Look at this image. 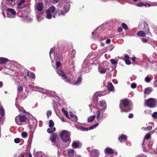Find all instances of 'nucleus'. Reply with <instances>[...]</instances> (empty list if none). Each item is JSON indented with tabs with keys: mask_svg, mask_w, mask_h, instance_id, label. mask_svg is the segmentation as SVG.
Masks as SVG:
<instances>
[{
	"mask_svg": "<svg viewBox=\"0 0 157 157\" xmlns=\"http://www.w3.org/2000/svg\"><path fill=\"white\" fill-rule=\"evenodd\" d=\"M58 10L54 6L50 7L49 9L46 11L45 17L48 19H51L52 17H55V15L57 14Z\"/></svg>",
	"mask_w": 157,
	"mask_h": 157,
	"instance_id": "f257e3e1",
	"label": "nucleus"
},
{
	"mask_svg": "<svg viewBox=\"0 0 157 157\" xmlns=\"http://www.w3.org/2000/svg\"><path fill=\"white\" fill-rule=\"evenodd\" d=\"M129 101L128 99H125L121 101L120 108L121 112H127L130 111V109L128 106Z\"/></svg>",
	"mask_w": 157,
	"mask_h": 157,
	"instance_id": "f03ea898",
	"label": "nucleus"
},
{
	"mask_svg": "<svg viewBox=\"0 0 157 157\" xmlns=\"http://www.w3.org/2000/svg\"><path fill=\"white\" fill-rule=\"evenodd\" d=\"M71 135L70 132L65 130H62L59 133L61 139L64 142H67L70 140Z\"/></svg>",
	"mask_w": 157,
	"mask_h": 157,
	"instance_id": "7ed1b4c3",
	"label": "nucleus"
},
{
	"mask_svg": "<svg viewBox=\"0 0 157 157\" xmlns=\"http://www.w3.org/2000/svg\"><path fill=\"white\" fill-rule=\"evenodd\" d=\"M57 134L54 133L51 135L50 139L52 143V145L55 146L58 148H59L60 147V143L59 141L57 140Z\"/></svg>",
	"mask_w": 157,
	"mask_h": 157,
	"instance_id": "20e7f679",
	"label": "nucleus"
},
{
	"mask_svg": "<svg viewBox=\"0 0 157 157\" xmlns=\"http://www.w3.org/2000/svg\"><path fill=\"white\" fill-rule=\"evenodd\" d=\"M145 104L149 107H155L157 105V101L156 99L150 98L145 100Z\"/></svg>",
	"mask_w": 157,
	"mask_h": 157,
	"instance_id": "39448f33",
	"label": "nucleus"
},
{
	"mask_svg": "<svg viewBox=\"0 0 157 157\" xmlns=\"http://www.w3.org/2000/svg\"><path fill=\"white\" fill-rule=\"evenodd\" d=\"M27 120L26 117L25 116H18L15 118L16 123L18 125H21L22 123L25 122Z\"/></svg>",
	"mask_w": 157,
	"mask_h": 157,
	"instance_id": "423d86ee",
	"label": "nucleus"
},
{
	"mask_svg": "<svg viewBox=\"0 0 157 157\" xmlns=\"http://www.w3.org/2000/svg\"><path fill=\"white\" fill-rule=\"evenodd\" d=\"M90 157H98L100 155L99 151L97 149H92L89 151Z\"/></svg>",
	"mask_w": 157,
	"mask_h": 157,
	"instance_id": "0eeeda50",
	"label": "nucleus"
},
{
	"mask_svg": "<svg viewBox=\"0 0 157 157\" xmlns=\"http://www.w3.org/2000/svg\"><path fill=\"white\" fill-rule=\"evenodd\" d=\"M16 14V12L13 9L8 8L7 9V15L8 17H14Z\"/></svg>",
	"mask_w": 157,
	"mask_h": 157,
	"instance_id": "6e6552de",
	"label": "nucleus"
},
{
	"mask_svg": "<svg viewBox=\"0 0 157 157\" xmlns=\"http://www.w3.org/2000/svg\"><path fill=\"white\" fill-rule=\"evenodd\" d=\"M69 6L68 5H67L64 7L60 11V14L59 13L58 15L60 14L64 15L66 13L69 11Z\"/></svg>",
	"mask_w": 157,
	"mask_h": 157,
	"instance_id": "1a4fd4ad",
	"label": "nucleus"
},
{
	"mask_svg": "<svg viewBox=\"0 0 157 157\" xmlns=\"http://www.w3.org/2000/svg\"><path fill=\"white\" fill-rule=\"evenodd\" d=\"M61 110L62 112L63 113V114L65 115V116L68 118L70 119L72 118L74 116V115L71 112H69L70 115L69 116L67 112L63 108H62L61 109Z\"/></svg>",
	"mask_w": 157,
	"mask_h": 157,
	"instance_id": "9d476101",
	"label": "nucleus"
},
{
	"mask_svg": "<svg viewBox=\"0 0 157 157\" xmlns=\"http://www.w3.org/2000/svg\"><path fill=\"white\" fill-rule=\"evenodd\" d=\"M57 73L58 74H59V75L62 77L63 79L66 82H69V81H70V80L69 79L68 80H67V77L66 76L65 74L62 70H60L59 71H58Z\"/></svg>",
	"mask_w": 157,
	"mask_h": 157,
	"instance_id": "9b49d317",
	"label": "nucleus"
},
{
	"mask_svg": "<svg viewBox=\"0 0 157 157\" xmlns=\"http://www.w3.org/2000/svg\"><path fill=\"white\" fill-rule=\"evenodd\" d=\"M99 105L100 106H101V109L103 110H105L107 107L106 102L105 101H101L99 102Z\"/></svg>",
	"mask_w": 157,
	"mask_h": 157,
	"instance_id": "f8f14e48",
	"label": "nucleus"
},
{
	"mask_svg": "<svg viewBox=\"0 0 157 157\" xmlns=\"http://www.w3.org/2000/svg\"><path fill=\"white\" fill-rule=\"evenodd\" d=\"M16 0H7L5 6L6 7L7 5L10 6H13L15 4Z\"/></svg>",
	"mask_w": 157,
	"mask_h": 157,
	"instance_id": "ddd939ff",
	"label": "nucleus"
},
{
	"mask_svg": "<svg viewBox=\"0 0 157 157\" xmlns=\"http://www.w3.org/2000/svg\"><path fill=\"white\" fill-rule=\"evenodd\" d=\"M104 152L105 154H113L114 153L113 150L110 147H107L104 150Z\"/></svg>",
	"mask_w": 157,
	"mask_h": 157,
	"instance_id": "4468645a",
	"label": "nucleus"
},
{
	"mask_svg": "<svg viewBox=\"0 0 157 157\" xmlns=\"http://www.w3.org/2000/svg\"><path fill=\"white\" fill-rule=\"evenodd\" d=\"M107 70V68H104L101 67H98L99 72L101 74L105 73Z\"/></svg>",
	"mask_w": 157,
	"mask_h": 157,
	"instance_id": "2eb2a0df",
	"label": "nucleus"
},
{
	"mask_svg": "<svg viewBox=\"0 0 157 157\" xmlns=\"http://www.w3.org/2000/svg\"><path fill=\"white\" fill-rule=\"evenodd\" d=\"M107 87L109 91H114V88L111 82H109L108 83Z\"/></svg>",
	"mask_w": 157,
	"mask_h": 157,
	"instance_id": "dca6fc26",
	"label": "nucleus"
},
{
	"mask_svg": "<svg viewBox=\"0 0 157 157\" xmlns=\"http://www.w3.org/2000/svg\"><path fill=\"white\" fill-rule=\"evenodd\" d=\"M119 140L121 142H124L127 140L126 136L124 135H121L118 138Z\"/></svg>",
	"mask_w": 157,
	"mask_h": 157,
	"instance_id": "f3484780",
	"label": "nucleus"
},
{
	"mask_svg": "<svg viewBox=\"0 0 157 157\" xmlns=\"http://www.w3.org/2000/svg\"><path fill=\"white\" fill-rule=\"evenodd\" d=\"M137 35L139 36H140L141 37H144L146 36V33L144 32L140 31H138L137 33Z\"/></svg>",
	"mask_w": 157,
	"mask_h": 157,
	"instance_id": "a211bd4d",
	"label": "nucleus"
},
{
	"mask_svg": "<svg viewBox=\"0 0 157 157\" xmlns=\"http://www.w3.org/2000/svg\"><path fill=\"white\" fill-rule=\"evenodd\" d=\"M8 59L4 58H0V64H3L6 63Z\"/></svg>",
	"mask_w": 157,
	"mask_h": 157,
	"instance_id": "6ab92c4d",
	"label": "nucleus"
},
{
	"mask_svg": "<svg viewBox=\"0 0 157 157\" xmlns=\"http://www.w3.org/2000/svg\"><path fill=\"white\" fill-rule=\"evenodd\" d=\"M79 145V143L78 141H74L72 144V146L75 148L78 147Z\"/></svg>",
	"mask_w": 157,
	"mask_h": 157,
	"instance_id": "aec40b11",
	"label": "nucleus"
},
{
	"mask_svg": "<svg viewBox=\"0 0 157 157\" xmlns=\"http://www.w3.org/2000/svg\"><path fill=\"white\" fill-rule=\"evenodd\" d=\"M27 75L30 76L31 78L34 79L35 78V75L34 73L28 71L27 73Z\"/></svg>",
	"mask_w": 157,
	"mask_h": 157,
	"instance_id": "412c9836",
	"label": "nucleus"
},
{
	"mask_svg": "<svg viewBox=\"0 0 157 157\" xmlns=\"http://www.w3.org/2000/svg\"><path fill=\"white\" fill-rule=\"evenodd\" d=\"M36 9L39 11H41L43 9V5L42 3H40L37 4Z\"/></svg>",
	"mask_w": 157,
	"mask_h": 157,
	"instance_id": "4be33fe9",
	"label": "nucleus"
},
{
	"mask_svg": "<svg viewBox=\"0 0 157 157\" xmlns=\"http://www.w3.org/2000/svg\"><path fill=\"white\" fill-rule=\"evenodd\" d=\"M152 90H153L152 88L148 87L145 89L144 93L148 94H149Z\"/></svg>",
	"mask_w": 157,
	"mask_h": 157,
	"instance_id": "5701e85b",
	"label": "nucleus"
},
{
	"mask_svg": "<svg viewBox=\"0 0 157 157\" xmlns=\"http://www.w3.org/2000/svg\"><path fill=\"white\" fill-rule=\"evenodd\" d=\"M95 118V116H91L88 117L87 121L88 122H91Z\"/></svg>",
	"mask_w": 157,
	"mask_h": 157,
	"instance_id": "b1692460",
	"label": "nucleus"
},
{
	"mask_svg": "<svg viewBox=\"0 0 157 157\" xmlns=\"http://www.w3.org/2000/svg\"><path fill=\"white\" fill-rule=\"evenodd\" d=\"M152 128V126H147V127H142V129H143L144 131H149L151 130Z\"/></svg>",
	"mask_w": 157,
	"mask_h": 157,
	"instance_id": "393cba45",
	"label": "nucleus"
},
{
	"mask_svg": "<svg viewBox=\"0 0 157 157\" xmlns=\"http://www.w3.org/2000/svg\"><path fill=\"white\" fill-rule=\"evenodd\" d=\"M5 113V110L3 107L2 106H0V113L2 117L4 116Z\"/></svg>",
	"mask_w": 157,
	"mask_h": 157,
	"instance_id": "a878e982",
	"label": "nucleus"
},
{
	"mask_svg": "<svg viewBox=\"0 0 157 157\" xmlns=\"http://www.w3.org/2000/svg\"><path fill=\"white\" fill-rule=\"evenodd\" d=\"M74 151L72 149H69L68 150V153L69 156L72 157L74 154Z\"/></svg>",
	"mask_w": 157,
	"mask_h": 157,
	"instance_id": "bb28decb",
	"label": "nucleus"
},
{
	"mask_svg": "<svg viewBox=\"0 0 157 157\" xmlns=\"http://www.w3.org/2000/svg\"><path fill=\"white\" fill-rule=\"evenodd\" d=\"M56 128L55 127L50 128L47 129V132L49 133H51L55 131Z\"/></svg>",
	"mask_w": 157,
	"mask_h": 157,
	"instance_id": "cd10ccee",
	"label": "nucleus"
},
{
	"mask_svg": "<svg viewBox=\"0 0 157 157\" xmlns=\"http://www.w3.org/2000/svg\"><path fill=\"white\" fill-rule=\"evenodd\" d=\"M101 111L99 110H98L97 113V119L98 120V122H99V121L100 120L101 118L100 117L101 115Z\"/></svg>",
	"mask_w": 157,
	"mask_h": 157,
	"instance_id": "c85d7f7f",
	"label": "nucleus"
},
{
	"mask_svg": "<svg viewBox=\"0 0 157 157\" xmlns=\"http://www.w3.org/2000/svg\"><path fill=\"white\" fill-rule=\"evenodd\" d=\"M81 81H82V78L81 77H79L78 78L76 81V82H74V85H77L78 84H79L81 82Z\"/></svg>",
	"mask_w": 157,
	"mask_h": 157,
	"instance_id": "c756f323",
	"label": "nucleus"
},
{
	"mask_svg": "<svg viewBox=\"0 0 157 157\" xmlns=\"http://www.w3.org/2000/svg\"><path fill=\"white\" fill-rule=\"evenodd\" d=\"M110 61L111 63L113 65L116 64L117 63V61L114 59H111Z\"/></svg>",
	"mask_w": 157,
	"mask_h": 157,
	"instance_id": "7c9ffc66",
	"label": "nucleus"
},
{
	"mask_svg": "<svg viewBox=\"0 0 157 157\" xmlns=\"http://www.w3.org/2000/svg\"><path fill=\"white\" fill-rule=\"evenodd\" d=\"M25 2V0H20V2L18 3V5L19 6L18 8H22V7H21V6Z\"/></svg>",
	"mask_w": 157,
	"mask_h": 157,
	"instance_id": "2f4dec72",
	"label": "nucleus"
},
{
	"mask_svg": "<svg viewBox=\"0 0 157 157\" xmlns=\"http://www.w3.org/2000/svg\"><path fill=\"white\" fill-rule=\"evenodd\" d=\"M98 125V123H97L93 125L92 126H91L89 128V130H91L93 129H94Z\"/></svg>",
	"mask_w": 157,
	"mask_h": 157,
	"instance_id": "473e14b6",
	"label": "nucleus"
},
{
	"mask_svg": "<svg viewBox=\"0 0 157 157\" xmlns=\"http://www.w3.org/2000/svg\"><path fill=\"white\" fill-rule=\"evenodd\" d=\"M54 125V122L52 120H50L49 121V126L50 128H53V126Z\"/></svg>",
	"mask_w": 157,
	"mask_h": 157,
	"instance_id": "72a5a7b5",
	"label": "nucleus"
},
{
	"mask_svg": "<svg viewBox=\"0 0 157 157\" xmlns=\"http://www.w3.org/2000/svg\"><path fill=\"white\" fill-rule=\"evenodd\" d=\"M23 87L22 86L20 85L18 86L17 87V92L20 93L22 92L23 91Z\"/></svg>",
	"mask_w": 157,
	"mask_h": 157,
	"instance_id": "f704fd0d",
	"label": "nucleus"
},
{
	"mask_svg": "<svg viewBox=\"0 0 157 157\" xmlns=\"http://www.w3.org/2000/svg\"><path fill=\"white\" fill-rule=\"evenodd\" d=\"M136 5L139 7H142L143 6H147L146 4H145L142 2H140L139 3L137 4Z\"/></svg>",
	"mask_w": 157,
	"mask_h": 157,
	"instance_id": "c9c22d12",
	"label": "nucleus"
},
{
	"mask_svg": "<svg viewBox=\"0 0 157 157\" xmlns=\"http://www.w3.org/2000/svg\"><path fill=\"white\" fill-rule=\"evenodd\" d=\"M39 91L43 94H46L47 93V90L43 88L40 89Z\"/></svg>",
	"mask_w": 157,
	"mask_h": 157,
	"instance_id": "e433bc0d",
	"label": "nucleus"
},
{
	"mask_svg": "<svg viewBox=\"0 0 157 157\" xmlns=\"http://www.w3.org/2000/svg\"><path fill=\"white\" fill-rule=\"evenodd\" d=\"M151 78L150 77L147 76L145 79V81L147 82H149L151 81Z\"/></svg>",
	"mask_w": 157,
	"mask_h": 157,
	"instance_id": "4c0bfd02",
	"label": "nucleus"
},
{
	"mask_svg": "<svg viewBox=\"0 0 157 157\" xmlns=\"http://www.w3.org/2000/svg\"><path fill=\"white\" fill-rule=\"evenodd\" d=\"M152 117L155 119L157 118V112H155L152 115Z\"/></svg>",
	"mask_w": 157,
	"mask_h": 157,
	"instance_id": "58836bf2",
	"label": "nucleus"
},
{
	"mask_svg": "<svg viewBox=\"0 0 157 157\" xmlns=\"http://www.w3.org/2000/svg\"><path fill=\"white\" fill-rule=\"evenodd\" d=\"M21 136H22L23 138H26L28 136L27 133L25 132H22L21 134Z\"/></svg>",
	"mask_w": 157,
	"mask_h": 157,
	"instance_id": "ea45409f",
	"label": "nucleus"
},
{
	"mask_svg": "<svg viewBox=\"0 0 157 157\" xmlns=\"http://www.w3.org/2000/svg\"><path fill=\"white\" fill-rule=\"evenodd\" d=\"M14 141L16 143H19L21 142V140L19 138H16L14 139Z\"/></svg>",
	"mask_w": 157,
	"mask_h": 157,
	"instance_id": "a19ab883",
	"label": "nucleus"
},
{
	"mask_svg": "<svg viewBox=\"0 0 157 157\" xmlns=\"http://www.w3.org/2000/svg\"><path fill=\"white\" fill-rule=\"evenodd\" d=\"M150 137H151V135L148 133H147L145 135V136L144 137V139H145L146 140H148V139H150Z\"/></svg>",
	"mask_w": 157,
	"mask_h": 157,
	"instance_id": "79ce46f5",
	"label": "nucleus"
},
{
	"mask_svg": "<svg viewBox=\"0 0 157 157\" xmlns=\"http://www.w3.org/2000/svg\"><path fill=\"white\" fill-rule=\"evenodd\" d=\"M57 57L59 60H62L63 59V56L61 54H59Z\"/></svg>",
	"mask_w": 157,
	"mask_h": 157,
	"instance_id": "37998d69",
	"label": "nucleus"
},
{
	"mask_svg": "<svg viewBox=\"0 0 157 157\" xmlns=\"http://www.w3.org/2000/svg\"><path fill=\"white\" fill-rule=\"evenodd\" d=\"M136 84L135 83H133L131 85V87L133 89H134L136 88Z\"/></svg>",
	"mask_w": 157,
	"mask_h": 157,
	"instance_id": "c03bdc74",
	"label": "nucleus"
},
{
	"mask_svg": "<svg viewBox=\"0 0 157 157\" xmlns=\"http://www.w3.org/2000/svg\"><path fill=\"white\" fill-rule=\"evenodd\" d=\"M52 114V112L51 110H48L47 112V115L48 117L50 116Z\"/></svg>",
	"mask_w": 157,
	"mask_h": 157,
	"instance_id": "a18cd8bd",
	"label": "nucleus"
},
{
	"mask_svg": "<svg viewBox=\"0 0 157 157\" xmlns=\"http://www.w3.org/2000/svg\"><path fill=\"white\" fill-rule=\"evenodd\" d=\"M122 25L123 28H124L125 29H128V27L126 24L124 23H122Z\"/></svg>",
	"mask_w": 157,
	"mask_h": 157,
	"instance_id": "49530a36",
	"label": "nucleus"
},
{
	"mask_svg": "<svg viewBox=\"0 0 157 157\" xmlns=\"http://www.w3.org/2000/svg\"><path fill=\"white\" fill-rule=\"evenodd\" d=\"M125 61L127 64L130 65L131 63L130 61L128 60V59H125Z\"/></svg>",
	"mask_w": 157,
	"mask_h": 157,
	"instance_id": "de8ad7c7",
	"label": "nucleus"
},
{
	"mask_svg": "<svg viewBox=\"0 0 157 157\" xmlns=\"http://www.w3.org/2000/svg\"><path fill=\"white\" fill-rule=\"evenodd\" d=\"M56 65L57 67H59L61 65V63L60 62H56Z\"/></svg>",
	"mask_w": 157,
	"mask_h": 157,
	"instance_id": "09e8293b",
	"label": "nucleus"
},
{
	"mask_svg": "<svg viewBox=\"0 0 157 157\" xmlns=\"http://www.w3.org/2000/svg\"><path fill=\"white\" fill-rule=\"evenodd\" d=\"M53 51H54V49L53 48H52L51 49V50H50V52H49L50 56L51 58V54L52 53Z\"/></svg>",
	"mask_w": 157,
	"mask_h": 157,
	"instance_id": "8fccbe9b",
	"label": "nucleus"
},
{
	"mask_svg": "<svg viewBox=\"0 0 157 157\" xmlns=\"http://www.w3.org/2000/svg\"><path fill=\"white\" fill-rule=\"evenodd\" d=\"M154 86L155 87H157V78L154 81Z\"/></svg>",
	"mask_w": 157,
	"mask_h": 157,
	"instance_id": "3c124183",
	"label": "nucleus"
},
{
	"mask_svg": "<svg viewBox=\"0 0 157 157\" xmlns=\"http://www.w3.org/2000/svg\"><path fill=\"white\" fill-rule=\"evenodd\" d=\"M94 97H100L101 96V95H100L98 93H95L94 95Z\"/></svg>",
	"mask_w": 157,
	"mask_h": 157,
	"instance_id": "603ef678",
	"label": "nucleus"
},
{
	"mask_svg": "<svg viewBox=\"0 0 157 157\" xmlns=\"http://www.w3.org/2000/svg\"><path fill=\"white\" fill-rule=\"evenodd\" d=\"M51 2L53 3H57L58 2L59 0H50Z\"/></svg>",
	"mask_w": 157,
	"mask_h": 157,
	"instance_id": "864d4df0",
	"label": "nucleus"
},
{
	"mask_svg": "<svg viewBox=\"0 0 157 157\" xmlns=\"http://www.w3.org/2000/svg\"><path fill=\"white\" fill-rule=\"evenodd\" d=\"M141 40L143 42L145 43L147 42V40L146 39L143 38Z\"/></svg>",
	"mask_w": 157,
	"mask_h": 157,
	"instance_id": "5fc2aeb1",
	"label": "nucleus"
},
{
	"mask_svg": "<svg viewBox=\"0 0 157 157\" xmlns=\"http://www.w3.org/2000/svg\"><path fill=\"white\" fill-rule=\"evenodd\" d=\"M72 118H74V119L73 120L74 121H77V118L76 116L74 115Z\"/></svg>",
	"mask_w": 157,
	"mask_h": 157,
	"instance_id": "6e6d98bb",
	"label": "nucleus"
},
{
	"mask_svg": "<svg viewBox=\"0 0 157 157\" xmlns=\"http://www.w3.org/2000/svg\"><path fill=\"white\" fill-rule=\"evenodd\" d=\"M124 58L125 59H128L129 58V56L127 54L125 55L124 56Z\"/></svg>",
	"mask_w": 157,
	"mask_h": 157,
	"instance_id": "4d7b16f0",
	"label": "nucleus"
},
{
	"mask_svg": "<svg viewBox=\"0 0 157 157\" xmlns=\"http://www.w3.org/2000/svg\"><path fill=\"white\" fill-rule=\"evenodd\" d=\"M133 117V115L132 114V113L129 114L128 116V118H132Z\"/></svg>",
	"mask_w": 157,
	"mask_h": 157,
	"instance_id": "13d9d810",
	"label": "nucleus"
},
{
	"mask_svg": "<svg viewBox=\"0 0 157 157\" xmlns=\"http://www.w3.org/2000/svg\"><path fill=\"white\" fill-rule=\"evenodd\" d=\"M81 129L83 131H87L88 130V128H84L83 127H82L81 128Z\"/></svg>",
	"mask_w": 157,
	"mask_h": 157,
	"instance_id": "bf43d9fd",
	"label": "nucleus"
},
{
	"mask_svg": "<svg viewBox=\"0 0 157 157\" xmlns=\"http://www.w3.org/2000/svg\"><path fill=\"white\" fill-rule=\"evenodd\" d=\"M110 42V40L109 39H107L106 41V43L107 44H109Z\"/></svg>",
	"mask_w": 157,
	"mask_h": 157,
	"instance_id": "052dcab7",
	"label": "nucleus"
},
{
	"mask_svg": "<svg viewBox=\"0 0 157 157\" xmlns=\"http://www.w3.org/2000/svg\"><path fill=\"white\" fill-rule=\"evenodd\" d=\"M117 31H118V32H121L122 31V28L119 27V28H118V29H117Z\"/></svg>",
	"mask_w": 157,
	"mask_h": 157,
	"instance_id": "680f3d73",
	"label": "nucleus"
},
{
	"mask_svg": "<svg viewBox=\"0 0 157 157\" xmlns=\"http://www.w3.org/2000/svg\"><path fill=\"white\" fill-rule=\"evenodd\" d=\"M135 157H146V156L145 155H142V156H140V155H138Z\"/></svg>",
	"mask_w": 157,
	"mask_h": 157,
	"instance_id": "e2e57ef3",
	"label": "nucleus"
},
{
	"mask_svg": "<svg viewBox=\"0 0 157 157\" xmlns=\"http://www.w3.org/2000/svg\"><path fill=\"white\" fill-rule=\"evenodd\" d=\"M60 119H61L62 121H63V122L66 121L65 120L64 118L63 117H61Z\"/></svg>",
	"mask_w": 157,
	"mask_h": 157,
	"instance_id": "0e129e2a",
	"label": "nucleus"
},
{
	"mask_svg": "<svg viewBox=\"0 0 157 157\" xmlns=\"http://www.w3.org/2000/svg\"><path fill=\"white\" fill-rule=\"evenodd\" d=\"M28 17H27V21H30L32 20V19L31 18H30V17H29V19H28Z\"/></svg>",
	"mask_w": 157,
	"mask_h": 157,
	"instance_id": "69168bd1",
	"label": "nucleus"
},
{
	"mask_svg": "<svg viewBox=\"0 0 157 157\" xmlns=\"http://www.w3.org/2000/svg\"><path fill=\"white\" fill-rule=\"evenodd\" d=\"M3 86V82H2L0 81V88L2 87Z\"/></svg>",
	"mask_w": 157,
	"mask_h": 157,
	"instance_id": "338daca9",
	"label": "nucleus"
},
{
	"mask_svg": "<svg viewBox=\"0 0 157 157\" xmlns=\"http://www.w3.org/2000/svg\"><path fill=\"white\" fill-rule=\"evenodd\" d=\"M28 157H32V156L31 153H29L28 154Z\"/></svg>",
	"mask_w": 157,
	"mask_h": 157,
	"instance_id": "774afa93",
	"label": "nucleus"
}]
</instances>
